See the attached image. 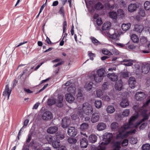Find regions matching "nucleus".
<instances>
[{
    "label": "nucleus",
    "instance_id": "nucleus-1",
    "mask_svg": "<svg viewBox=\"0 0 150 150\" xmlns=\"http://www.w3.org/2000/svg\"><path fill=\"white\" fill-rule=\"evenodd\" d=\"M150 102V99L144 104L140 108L139 105H135L134 106L133 108L137 113L136 115L131 117L129 122L124 124L120 129L119 130V133L116 136L117 139L124 138L127 136L129 134L134 133L135 132L136 129L142 123V122H140L136 124H134V121L137 118L139 115L141 114L144 117L142 120V122L148 119L149 116L150 115V112L148 115L147 114L146 107Z\"/></svg>",
    "mask_w": 150,
    "mask_h": 150
},
{
    "label": "nucleus",
    "instance_id": "nucleus-2",
    "mask_svg": "<svg viewBox=\"0 0 150 150\" xmlns=\"http://www.w3.org/2000/svg\"><path fill=\"white\" fill-rule=\"evenodd\" d=\"M93 109L92 105L86 102L82 105H79L74 110V113L71 116L73 120H75L79 117H84V114L89 115L93 112Z\"/></svg>",
    "mask_w": 150,
    "mask_h": 150
},
{
    "label": "nucleus",
    "instance_id": "nucleus-3",
    "mask_svg": "<svg viewBox=\"0 0 150 150\" xmlns=\"http://www.w3.org/2000/svg\"><path fill=\"white\" fill-rule=\"evenodd\" d=\"M113 135L110 133H106L103 136V140L105 142H102L98 146L97 150H105L107 145L111 141Z\"/></svg>",
    "mask_w": 150,
    "mask_h": 150
},
{
    "label": "nucleus",
    "instance_id": "nucleus-4",
    "mask_svg": "<svg viewBox=\"0 0 150 150\" xmlns=\"http://www.w3.org/2000/svg\"><path fill=\"white\" fill-rule=\"evenodd\" d=\"M63 96L59 95L57 99L53 98L48 99L47 102V104L49 105H52L54 104H55L57 106L61 108L63 106Z\"/></svg>",
    "mask_w": 150,
    "mask_h": 150
},
{
    "label": "nucleus",
    "instance_id": "nucleus-5",
    "mask_svg": "<svg viewBox=\"0 0 150 150\" xmlns=\"http://www.w3.org/2000/svg\"><path fill=\"white\" fill-rule=\"evenodd\" d=\"M136 72L137 74H139L142 72L144 74H147L149 72L150 69V64L149 63H144L142 64V70L140 71V66L139 65L137 64L135 65Z\"/></svg>",
    "mask_w": 150,
    "mask_h": 150
},
{
    "label": "nucleus",
    "instance_id": "nucleus-6",
    "mask_svg": "<svg viewBox=\"0 0 150 150\" xmlns=\"http://www.w3.org/2000/svg\"><path fill=\"white\" fill-rule=\"evenodd\" d=\"M89 78L91 80H94L96 83L100 82L103 80V78L97 75L95 71H92L88 75Z\"/></svg>",
    "mask_w": 150,
    "mask_h": 150
},
{
    "label": "nucleus",
    "instance_id": "nucleus-7",
    "mask_svg": "<svg viewBox=\"0 0 150 150\" xmlns=\"http://www.w3.org/2000/svg\"><path fill=\"white\" fill-rule=\"evenodd\" d=\"M107 34L109 37L113 40H117L119 34L118 33L115 32L114 30L111 29L108 30Z\"/></svg>",
    "mask_w": 150,
    "mask_h": 150
},
{
    "label": "nucleus",
    "instance_id": "nucleus-8",
    "mask_svg": "<svg viewBox=\"0 0 150 150\" xmlns=\"http://www.w3.org/2000/svg\"><path fill=\"white\" fill-rule=\"evenodd\" d=\"M42 119L45 120H49L52 119L53 115L52 113L49 111H46L42 115Z\"/></svg>",
    "mask_w": 150,
    "mask_h": 150
},
{
    "label": "nucleus",
    "instance_id": "nucleus-9",
    "mask_svg": "<svg viewBox=\"0 0 150 150\" xmlns=\"http://www.w3.org/2000/svg\"><path fill=\"white\" fill-rule=\"evenodd\" d=\"M11 88H9V84H8L6 86L5 90L3 92V95L5 97L7 96V100H8L11 93Z\"/></svg>",
    "mask_w": 150,
    "mask_h": 150
},
{
    "label": "nucleus",
    "instance_id": "nucleus-10",
    "mask_svg": "<svg viewBox=\"0 0 150 150\" xmlns=\"http://www.w3.org/2000/svg\"><path fill=\"white\" fill-rule=\"evenodd\" d=\"M74 95V94L70 93H66L65 95V98L66 101L70 103H73L75 99Z\"/></svg>",
    "mask_w": 150,
    "mask_h": 150
},
{
    "label": "nucleus",
    "instance_id": "nucleus-11",
    "mask_svg": "<svg viewBox=\"0 0 150 150\" xmlns=\"http://www.w3.org/2000/svg\"><path fill=\"white\" fill-rule=\"evenodd\" d=\"M146 97L145 93L142 92H137L135 96V98L137 100H141Z\"/></svg>",
    "mask_w": 150,
    "mask_h": 150
},
{
    "label": "nucleus",
    "instance_id": "nucleus-12",
    "mask_svg": "<svg viewBox=\"0 0 150 150\" xmlns=\"http://www.w3.org/2000/svg\"><path fill=\"white\" fill-rule=\"evenodd\" d=\"M67 133L70 136H74L77 134V130L74 127H69L68 128Z\"/></svg>",
    "mask_w": 150,
    "mask_h": 150
},
{
    "label": "nucleus",
    "instance_id": "nucleus-13",
    "mask_svg": "<svg viewBox=\"0 0 150 150\" xmlns=\"http://www.w3.org/2000/svg\"><path fill=\"white\" fill-rule=\"evenodd\" d=\"M100 118V114L99 113H94L92 115L91 121L93 123H95L98 122Z\"/></svg>",
    "mask_w": 150,
    "mask_h": 150
},
{
    "label": "nucleus",
    "instance_id": "nucleus-14",
    "mask_svg": "<svg viewBox=\"0 0 150 150\" xmlns=\"http://www.w3.org/2000/svg\"><path fill=\"white\" fill-rule=\"evenodd\" d=\"M136 83L135 78L133 77H131L129 78L128 83L130 87L132 88H135Z\"/></svg>",
    "mask_w": 150,
    "mask_h": 150
},
{
    "label": "nucleus",
    "instance_id": "nucleus-15",
    "mask_svg": "<svg viewBox=\"0 0 150 150\" xmlns=\"http://www.w3.org/2000/svg\"><path fill=\"white\" fill-rule=\"evenodd\" d=\"M70 120L67 117H64L62 120V127L64 128H67L70 123Z\"/></svg>",
    "mask_w": 150,
    "mask_h": 150
},
{
    "label": "nucleus",
    "instance_id": "nucleus-16",
    "mask_svg": "<svg viewBox=\"0 0 150 150\" xmlns=\"http://www.w3.org/2000/svg\"><path fill=\"white\" fill-rule=\"evenodd\" d=\"M137 8V5L136 4H131L128 6V10L130 12L135 11Z\"/></svg>",
    "mask_w": 150,
    "mask_h": 150
},
{
    "label": "nucleus",
    "instance_id": "nucleus-17",
    "mask_svg": "<svg viewBox=\"0 0 150 150\" xmlns=\"http://www.w3.org/2000/svg\"><path fill=\"white\" fill-rule=\"evenodd\" d=\"M58 128L56 126H52L49 127L47 130L48 133L53 134L55 133L58 130Z\"/></svg>",
    "mask_w": 150,
    "mask_h": 150
},
{
    "label": "nucleus",
    "instance_id": "nucleus-18",
    "mask_svg": "<svg viewBox=\"0 0 150 150\" xmlns=\"http://www.w3.org/2000/svg\"><path fill=\"white\" fill-rule=\"evenodd\" d=\"M111 26V23L109 21L105 22L103 25L102 27V29L103 30H107L106 33L108 32V30L110 28Z\"/></svg>",
    "mask_w": 150,
    "mask_h": 150
},
{
    "label": "nucleus",
    "instance_id": "nucleus-19",
    "mask_svg": "<svg viewBox=\"0 0 150 150\" xmlns=\"http://www.w3.org/2000/svg\"><path fill=\"white\" fill-rule=\"evenodd\" d=\"M108 77L113 81H116L118 79L117 75L115 73L108 74L107 75Z\"/></svg>",
    "mask_w": 150,
    "mask_h": 150
},
{
    "label": "nucleus",
    "instance_id": "nucleus-20",
    "mask_svg": "<svg viewBox=\"0 0 150 150\" xmlns=\"http://www.w3.org/2000/svg\"><path fill=\"white\" fill-rule=\"evenodd\" d=\"M134 60L132 59H125L121 62L122 64L127 66H130L133 64Z\"/></svg>",
    "mask_w": 150,
    "mask_h": 150
},
{
    "label": "nucleus",
    "instance_id": "nucleus-21",
    "mask_svg": "<svg viewBox=\"0 0 150 150\" xmlns=\"http://www.w3.org/2000/svg\"><path fill=\"white\" fill-rule=\"evenodd\" d=\"M80 143L81 147L86 148L88 144L87 139L85 138H82L80 140Z\"/></svg>",
    "mask_w": 150,
    "mask_h": 150
},
{
    "label": "nucleus",
    "instance_id": "nucleus-22",
    "mask_svg": "<svg viewBox=\"0 0 150 150\" xmlns=\"http://www.w3.org/2000/svg\"><path fill=\"white\" fill-rule=\"evenodd\" d=\"M76 88L75 85L74 84H72L67 88V91L68 93H70L72 94H75V93Z\"/></svg>",
    "mask_w": 150,
    "mask_h": 150
},
{
    "label": "nucleus",
    "instance_id": "nucleus-23",
    "mask_svg": "<svg viewBox=\"0 0 150 150\" xmlns=\"http://www.w3.org/2000/svg\"><path fill=\"white\" fill-rule=\"evenodd\" d=\"M144 29V27L142 25L137 24L135 25L134 30L138 33H141Z\"/></svg>",
    "mask_w": 150,
    "mask_h": 150
},
{
    "label": "nucleus",
    "instance_id": "nucleus-24",
    "mask_svg": "<svg viewBox=\"0 0 150 150\" xmlns=\"http://www.w3.org/2000/svg\"><path fill=\"white\" fill-rule=\"evenodd\" d=\"M96 72L97 75L103 78L105 76V74L106 72L104 69L101 68L97 70Z\"/></svg>",
    "mask_w": 150,
    "mask_h": 150
},
{
    "label": "nucleus",
    "instance_id": "nucleus-25",
    "mask_svg": "<svg viewBox=\"0 0 150 150\" xmlns=\"http://www.w3.org/2000/svg\"><path fill=\"white\" fill-rule=\"evenodd\" d=\"M106 125L103 122H100L98 124L97 128L98 131H102L104 130L106 128Z\"/></svg>",
    "mask_w": 150,
    "mask_h": 150
},
{
    "label": "nucleus",
    "instance_id": "nucleus-26",
    "mask_svg": "<svg viewBox=\"0 0 150 150\" xmlns=\"http://www.w3.org/2000/svg\"><path fill=\"white\" fill-rule=\"evenodd\" d=\"M88 139L90 142L94 143L97 140V137L95 134H91L89 136Z\"/></svg>",
    "mask_w": 150,
    "mask_h": 150
},
{
    "label": "nucleus",
    "instance_id": "nucleus-27",
    "mask_svg": "<svg viewBox=\"0 0 150 150\" xmlns=\"http://www.w3.org/2000/svg\"><path fill=\"white\" fill-rule=\"evenodd\" d=\"M122 82L121 80L117 82L115 84V88L116 90L120 91L122 88Z\"/></svg>",
    "mask_w": 150,
    "mask_h": 150
},
{
    "label": "nucleus",
    "instance_id": "nucleus-28",
    "mask_svg": "<svg viewBox=\"0 0 150 150\" xmlns=\"http://www.w3.org/2000/svg\"><path fill=\"white\" fill-rule=\"evenodd\" d=\"M115 108L113 105H108L106 108V111L108 114L112 113L115 112Z\"/></svg>",
    "mask_w": 150,
    "mask_h": 150
},
{
    "label": "nucleus",
    "instance_id": "nucleus-29",
    "mask_svg": "<svg viewBox=\"0 0 150 150\" xmlns=\"http://www.w3.org/2000/svg\"><path fill=\"white\" fill-rule=\"evenodd\" d=\"M120 144V142L118 141L115 142L112 146V150H120L121 148Z\"/></svg>",
    "mask_w": 150,
    "mask_h": 150
},
{
    "label": "nucleus",
    "instance_id": "nucleus-30",
    "mask_svg": "<svg viewBox=\"0 0 150 150\" xmlns=\"http://www.w3.org/2000/svg\"><path fill=\"white\" fill-rule=\"evenodd\" d=\"M93 83L91 82H87L85 85V88L87 91H89L91 90L92 87Z\"/></svg>",
    "mask_w": 150,
    "mask_h": 150
},
{
    "label": "nucleus",
    "instance_id": "nucleus-31",
    "mask_svg": "<svg viewBox=\"0 0 150 150\" xmlns=\"http://www.w3.org/2000/svg\"><path fill=\"white\" fill-rule=\"evenodd\" d=\"M120 106L123 108H125L129 105V102L127 99H123L120 103Z\"/></svg>",
    "mask_w": 150,
    "mask_h": 150
},
{
    "label": "nucleus",
    "instance_id": "nucleus-32",
    "mask_svg": "<svg viewBox=\"0 0 150 150\" xmlns=\"http://www.w3.org/2000/svg\"><path fill=\"white\" fill-rule=\"evenodd\" d=\"M131 26V24L130 23H123L121 26L122 30L124 31H126L128 30Z\"/></svg>",
    "mask_w": 150,
    "mask_h": 150
},
{
    "label": "nucleus",
    "instance_id": "nucleus-33",
    "mask_svg": "<svg viewBox=\"0 0 150 150\" xmlns=\"http://www.w3.org/2000/svg\"><path fill=\"white\" fill-rule=\"evenodd\" d=\"M45 139L49 143L52 144L54 140V139H55V138L52 137V136L49 135L45 136Z\"/></svg>",
    "mask_w": 150,
    "mask_h": 150
},
{
    "label": "nucleus",
    "instance_id": "nucleus-34",
    "mask_svg": "<svg viewBox=\"0 0 150 150\" xmlns=\"http://www.w3.org/2000/svg\"><path fill=\"white\" fill-rule=\"evenodd\" d=\"M88 123H83L80 125V129L81 131H86L88 129Z\"/></svg>",
    "mask_w": 150,
    "mask_h": 150
},
{
    "label": "nucleus",
    "instance_id": "nucleus-35",
    "mask_svg": "<svg viewBox=\"0 0 150 150\" xmlns=\"http://www.w3.org/2000/svg\"><path fill=\"white\" fill-rule=\"evenodd\" d=\"M132 41L134 43H138L139 41V38L137 35L135 34H132L131 37Z\"/></svg>",
    "mask_w": 150,
    "mask_h": 150
},
{
    "label": "nucleus",
    "instance_id": "nucleus-36",
    "mask_svg": "<svg viewBox=\"0 0 150 150\" xmlns=\"http://www.w3.org/2000/svg\"><path fill=\"white\" fill-rule=\"evenodd\" d=\"M117 14L119 17L123 18L125 17L124 12L123 10L121 9H119L117 11Z\"/></svg>",
    "mask_w": 150,
    "mask_h": 150
},
{
    "label": "nucleus",
    "instance_id": "nucleus-37",
    "mask_svg": "<svg viewBox=\"0 0 150 150\" xmlns=\"http://www.w3.org/2000/svg\"><path fill=\"white\" fill-rule=\"evenodd\" d=\"M110 17L113 19L116 20L117 18V14L116 12L111 11L109 13Z\"/></svg>",
    "mask_w": 150,
    "mask_h": 150
},
{
    "label": "nucleus",
    "instance_id": "nucleus-38",
    "mask_svg": "<svg viewBox=\"0 0 150 150\" xmlns=\"http://www.w3.org/2000/svg\"><path fill=\"white\" fill-rule=\"evenodd\" d=\"M52 144L53 147L56 149L59 148L61 144L60 142L57 140H54Z\"/></svg>",
    "mask_w": 150,
    "mask_h": 150
},
{
    "label": "nucleus",
    "instance_id": "nucleus-39",
    "mask_svg": "<svg viewBox=\"0 0 150 150\" xmlns=\"http://www.w3.org/2000/svg\"><path fill=\"white\" fill-rule=\"evenodd\" d=\"M95 8L97 10L102 9L104 8L103 5L100 2H98L95 5Z\"/></svg>",
    "mask_w": 150,
    "mask_h": 150
},
{
    "label": "nucleus",
    "instance_id": "nucleus-40",
    "mask_svg": "<svg viewBox=\"0 0 150 150\" xmlns=\"http://www.w3.org/2000/svg\"><path fill=\"white\" fill-rule=\"evenodd\" d=\"M95 105L96 107L99 108L102 107V103L100 100H96L95 102Z\"/></svg>",
    "mask_w": 150,
    "mask_h": 150
},
{
    "label": "nucleus",
    "instance_id": "nucleus-41",
    "mask_svg": "<svg viewBox=\"0 0 150 150\" xmlns=\"http://www.w3.org/2000/svg\"><path fill=\"white\" fill-rule=\"evenodd\" d=\"M105 6L107 9L112 10L114 8V6L112 4H110L109 3H106L105 5Z\"/></svg>",
    "mask_w": 150,
    "mask_h": 150
},
{
    "label": "nucleus",
    "instance_id": "nucleus-42",
    "mask_svg": "<svg viewBox=\"0 0 150 150\" xmlns=\"http://www.w3.org/2000/svg\"><path fill=\"white\" fill-rule=\"evenodd\" d=\"M118 124L116 122H112L111 125V127L112 129L113 130H117L118 127Z\"/></svg>",
    "mask_w": 150,
    "mask_h": 150
},
{
    "label": "nucleus",
    "instance_id": "nucleus-43",
    "mask_svg": "<svg viewBox=\"0 0 150 150\" xmlns=\"http://www.w3.org/2000/svg\"><path fill=\"white\" fill-rule=\"evenodd\" d=\"M145 9L146 10H150V2L146 1L144 4Z\"/></svg>",
    "mask_w": 150,
    "mask_h": 150
},
{
    "label": "nucleus",
    "instance_id": "nucleus-44",
    "mask_svg": "<svg viewBox=\"0 0 150 150\" xmlns=\"http://www.w3.org/2000/svg\"><path fill=\"white\" fill-rule=\"evenodd\" d=\"M67 140L68 142L71 144H74L77 142V140L75 138L72 137H69Z\"/></svg>",
    "mask_w": 150,
    "mask_h": 150
},
{
    "label": "nucleus",
    "instance_id": "nucleus-45",
    "mask_svg": "<svg viewBox=\"0 0 150 150\" xmlns=\"http://www.w3.org/2000/svg\"><path fill=\"white\" fill-rule=\"evenodd\" d=\"M103 92L101 89L97 90L96 91V95L97 97L101 98V97L103 95Z\"/></svg>",
    "mask_w": 150,
    "mask_h": 150
},
{
    "label": "nucleus",
    "instance_id": "nucleus-46",
    "mask_svg": "<svg viewBox=\"0 0 150 150\" xmlns=\"http://www.w3.org/2000/svg\"><path fill=\"white\" fill-rule=\"evenodd\" d=\"M90 39L91 40L92 42L96 45H97L99 44H100V42L95 38L91 37L90 38Z\"/></svg>",
    "mask_w": 150,
    "mask_h": 150
},
{
    "label": "nucleus",
    "instance_id": "nucleus-47",
    "mask_svg": "<svg viewBox=\"0 0 150 150\" xmlns=\"http://www.w3.org/2000/svg\"><path fill=\"white\" fill-rule=\"evenodd\" d=\"M150 148V144H144L142 146V150H149Z\"/></svg>",
    "mask_w": 150,
    "mask_h": 150
},
{
    "label": "nucleus",
    "instance_id": "nucleus-48",
    "mask_svg": "<svg viewBox=\"0 0 150 150\" xmlns=\"http://www.w3.org/2000/svg\"><path fill=\"white\" fill-rule=\"evenodd\" d=\"M102 52L103 54L105 55H110L112 54V53L106 49H103L102 51Z\"/></svg>",
    "mask_w": 150,
    "mask_h": 150
},
{
    "label": "nucleus",
    "instance_id": "nucleus-49",
    "mask_svg": "<svg viewBox=\"0 0 150 150\" xmlns=\"http://www.w3.org/2000/svg\"><path fill=\"white\" fill-rule=\"evenodd\" d=\"M137 140L136 138L132 137L130 138L129 142L132 144H136L137 142Z\"/></svg>",
    "mask_w": 150,
    "mask_h": 150
},
{
    "label": "nucleus",
    "instance_id": "nucleus-50",
    "mask_svg": "<svg viewBox=\"0 0 150 150\" xmlns=\"http://www.w3.org/2000/svg\"><path fill=\"white\" fill-rule=\"evenodd\" d=\"M147 47L148 50H141V52L144 54L148 53L150 52V43L148 45Z\"/></svg>",
    "mask_w": 150,
    "mask_h": 150
},
{
    "label": "nucleus",
    "instance_id": "nucleus-51",
    "mask_svg": "<svg viewBox=\"0 0 150 150\" xmlns=\"http://www.w3.org/2000/svg\"><path fill=\"white\" fill-rule=\"evenodd\" d=\"M109 86V83L108 82H104L102 85V88L104 90L107 89H108Z\"/></svg>",
    "mask_w": 150,
    "mask_h": 150
},
{
    "label": "nucleus",
    "instance_id": "nucleus-52",
    "mask_svg": "<svg viewBox=\"0 0 150 150\" xmlns=\"http://www.w3.org/2000/svg\"><path fill=\"white\" fill-rule=\"evenodd\" d=\"M139 15L140 17H144L145 16V13L144 10L140 9L139 12Z\"/></svg>",
    "mask_w": 150,
    "mask_h": 150
},
{
    "label": "nucleus",
    "instance_id": "nucleus-53",
    "mask_svg": "<svg viewBox=\"0 0 150 150\" xmlns=\"http://www.w3.org/2000/svg\"><path fill=\"white\" fill-rule=\"evenodd\" d=\"M101 99L107 102H109L110 100V97L107 95L102 96Z\"/></svg>",
    "mask_w": 150,
    "mask_h": 150
},
{
    "label": "nucleus",
    "instance_id": "nucleus-54",
    "mask_svg": "<svg viewBox=\"0 0 150 150\" xmlns=\"http://www.w3.org/2000/svg\"><path fill=\"white\" fill-rule=\"evenodd\" d=\"M64 135L63 134H60L59 135H57L55 138L57 140H62L64 138Z\"/></svg>",
    "mask_w": 150,
    "mask_h": 150
},
{
    "label": "nucleus",
    "instance_id": "nucleus-55",
    "mask_svg": "<svg viewBox=\"0 0 150 150\" xmlns=\"http://www.w3.org/2000/svg\"><path fill=\"white\" fill-rule=\"evenodd\" d=\"M129 113V109H125L122 112V115L124 116L127 117L128 116Z\"/></svg>",
    "mask_w": 150,
    "mask_h": 150
},
{
    "label": "nucleus",
    "instance_id": "nucleus-56",
    "mask_svg": "<svg viewBox=\"0 0 150 150\" xmlns=\"http://www.w3.org/2000/svg\"><path fill=\"white\" fill-rule=\"evenodd\" d=\"M32 132H30L29 133L28 135V138L26 140V142L27 143H28L30 142V141L31 138H32Z\"/></svg>",
    "mask_w": 150,
    "mask_h": 150
},
{
    "label": "nucleus",
    "instance_id": "nucleus-57",
    "mask_svg": "<svg viewBox=\"0 0 150 150\" xmlns=\"http://www.w3.org/2000/svg\"><path fill=\"white\" fill-rule=\"evenodd\" d=\"M58 12L59 13L62 15L63 16L64 14V7H61L60 8Z\"/></svg>",
    "mask_w": 150,
    "mask_h": 150
},
{
    "label": "nucleus",
    "instance_id": "nucleus-58",
    "mask_svg": "<svg viewBox=\"0 0 150 150\" xmlns=\"http://www.w3.org/2000/svg\"><path fill=\"white\" fill-rule=\"evenodd\" d=\"M128 140L127 139H125L123 140L122 143V146H126L128 144Z\"/></svg>",
    "mask_w": 150,
    "mask_h": 150
},
{
    "label": "nucleus",
    "instance_id": "nucleus-59",
    "mask_svg": "<svg viewBox=\"0 0 150 150\" xmlns=\"http://www.w3.org/2000/svg\"><path fill=\"white\" fill-rule=\"evenodd\" d=\"M96 22L97 24L99 26L101 25L103 23L102 19L100 18H99L97 19Z\"/></svg>",
    "mask_w": 150,
    "mask_h": 150
},
{
    "label": "nucleus",
    "instance_id": "nucleus-60",
    "mask_svg": "<svg viewBox=\"0 0 150 150\" xmlns=\"http://www.w3.org/2000/svg\"><path fill=\"white\" fill-rule=\"evenodd\" d=\"M67 26V23L66 21H64L63 23V33L65 32Z\"/></svg>",
    "mask_w": 150,
    "mask_h": 150
},
{
    "label": "nucleus",
    "instance_id": "nucleus-61",
    "mask_svg": "<svg viewBox=\"0 0 150 150\" xmlns=\"http://www.w3.org/2000/svg\"><path fill=\"white\" fill-rule=\"evenodd\" d=\"M147 124L146 122H144L142 123L140 126L139 129H143L146 126Z\"/></svg>",
    "mask_w": 150,
    "mask_h": 150
},
{
    "label": "nucleus",
    "instance_id": "nucleus-62",
    "mask_svg": "<svg viewBox=\"0 0 150 150\" xmlns=\"http://www.w3.org/2000/svg\"><path fill=\"white\" fill-rule=\"evenodd\" d=\"M112 51L113 53V54H115L117 55L119 54L118 51L115 48H113L112 49Z\"/></svg>",
    "mask_w": 150,
    "mask_h": 150
},
{
    "label": "nucleus",
    "instance_id": "nucleus-63",
    "mask_svg": "<svg viewBox=\"0 0 150 150\" xmlns=\"http://www.w3.org/2000/svg\"><path fill=\"white\" fill-rule=\"evenodd\" d=\"M88 55V56L90 57V59L91 60H93V57H95V54L89 52V53Z\"/></svg>",
    "mask_w": 150,
    "mask_h": 150
},
{
    "label": "nucleus",
    "instance_id": "nucleus-64",
    "mask_svg": "<svg viewBox=\"0 0 150 150\" xmlns=\"http://www.w3.org/2000/svg\"><path fill=\"white\" fill-rule=\"evenodd\" d=\"M122 75L124 78L128 77V73L127 72H124L122 73Z\"/></svg>",
    "mask_w": 150,
    "mask_h": 150
}]
</instances>
